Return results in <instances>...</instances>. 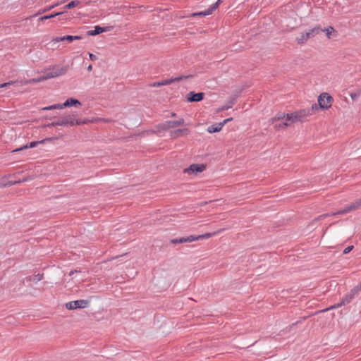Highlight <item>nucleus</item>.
Wrapping results in <instances>:
<instances>
[{"label": "nucleus", "mask_w": 361, "mask_h": 361, "mask_svg": "<svg viewBox=\"0 0 361 361\" xmlns=\"http://www.w3.org/2000/svg\"><path fill=\"white\" fill-rule=\"evenodd\" d=\"M88 119H80L75 118L74 114H66L58 120L51 122L47 125L48 127L54 126H73L75 125L81 126L90 123Z\"/></svg>", "instance_id": "nucleus-1"}, {"label": "nucleus", "mask_w": 361, "mask_h": 361, "mask_svg": "<svg viewBox=\"0 0 361 361\" xmlns=\"http://www.w3.org/2000/svg\"><path fill=\"white\" fill-rule=\"evenodd\" d=\"M307 114L308 112L305 111H295L292 114H285V122L276 124V128L280 129V128H284L288 126H290L291 123L297 122V121H302L303 118L307 117Z\"/></svg>", "instance_id": "nucleus-2"}, {"label": "nucleus", "mask_w": 361, "mask_h": 361, "mask_svg": "<svg viewBox=\"0 0 361 361\" xmlns=\"http://www.w3.org/2000/svg\"><path fill=\"white\" fill-rule=\"evenodd\" d=\"M321 32H322V28L320 25H317L313 28L302 32L300 36L296 37L295 41L298 44H305L309 39L315 37Z\"/></svg>", "instance_id": "nucleus-3"}, {"label": "nucleus", "mask_w": 361, "mask_h": 361, "mask_svg": "<svg viewBox=\"0 0 361 361\" xmlns=\"http://www.w3.org/2000/svg\"><path fill=\"white\" fill-rule=\"evenodd\" d=\"M332 97L328 93H322L318 97V105L320 109H328L331 106Z\"/></svg>", "instance_id": "nucleus-4"}, {"label": "nucleus", "mask_w": 361, "mask_h": 361, "mask_svg": "<svg viewBox=\"0 0 361 361\" xmlns=\"http://www.w3.org/2000/svg\"><path fill=\"white\" fill-rule=\"evenodd\" d=\"M191 75H179L178 77H175V78H169V79H166V80H163L160 82H155L154 83H152L151 85V86L152 87H159V86H162V85H170L174 82H179L180 80H183L184 79H187V78H190Z\"/></svg>", "instance_id": "nucleus-5"}, {"label": "nucleus", "mask_w": 361, "mask_h": 361, "mask_svg": "<svg viewBox=\"0 0 361 361\" xmlns=\"http://www.w3.org/2000/svg\"><path fill=\"white\" fill-rule=\"evenodd\" d=\"M90 301L87 300H78L68 302L66 304L68 310H75L78 308H85L88 306Z\"/></svg>", "instance_id": "nucleus-6"}, {"label": "nucleus", "mask_w": 361, "mask_h": 361, "mask_svg": "<svg viewBox=\"0 0 361 361\" xmlns=\"http://www.w3.org/2000/svg\"><path fill=\"white\" fill-rule=\"evenodd\" d=\"M361 207V197L356 200L354 202L346 206L344 209L338 210L335 214H344L351 211L357 209Z\"/></svg>", "instance_id": "nucleus-7"}, {"label": "nucleus", "mask_w": 361, "mask_h": 361, "mask_svg": "<svg viewBox=\"0 0 361 361\" xmlns=\"http://www.w3.org/2000/svg\"><path fill=\"white\" fill-rule=\"evenodd\" d=\"M53 139H54V137H48V138L43 139L40 141H33V142H31L25 145H23V146L19 147L18 149L13 150V152L22 151L23 149H28V148H33V147H37L39 144H43V143L46 142L47 141H50V140H52Z\"/></svg>", "instance_id": "nucleus-8"}, {"label": "nucleus", "mask_w": 361, "mask_h": 361, "mask_svg": "<svg viewBox=\"0 0 361 361\" xmlns=\"http://www.w3.org/2000/svg\"><path fill=\"white\" fill-rule=\"evenodd\" d=\"M204 93L203 92H195L193 91L189 92L186 95V99L188 102H200L204 99Z\"/></svg>", "instance_id": "nucleus-9"}, {"label": "nucleus", "mask_w": 361, "mask_h": 361, "mask_svg": "<svg viewBox=\"0 0 361 361\" xmlns=\"http://www.w3.org/2000/svg\"><path fill=\"white\" fill-rule=\"evenodd\" d=\"M185 121L183 118H180L177 121H166L162 125V128L164 130L169 129V128H175L176 127L183 126Z\"/></svg>", "instance_id": "nucleus-10"}, {"label": "nucleus", "mask_w": 361, "mask_h": 361, "mask_svg": "<svg viewBox=\"0 0 361 361\" xmlns=\"http://www.w3.org/2000/svg\"><path fill=\"white\" fill-rule=\"evenodd\" d=\"M111 28L112 27H101L99 25H96L94 26V30H91L87 32V35L90 36H95L100 33L110 31Z\"/></svg>", "instance_id": "nucleus-11"}, {"label": "nucleus", "mask_w": 361, "mask_h": 361, "mask_svg": "<svg viewBox=\"0 0 361 361\" xmlns=\"http://www.w3.org/2000/svg\"><path fill=\"white\" fill-rule=\"evenodd\" d=\"M195 241V235H191L187 237H181L177 238H173L170 240L171 244H179V243H192Z\"/></svg>", "instance_id": "nucleus-12"}, {"label": "nucleus", "mask_w": 361, "mask_h": 361, "mask_svg": "<svg viewBox=\"0 0 361 361\" xmlns=\"http://www.w3.org/2000/svg\"><path fill=\"white\" fill-rule=\"evenodd\" d=\"M205 169V166L204 164H192L190 167L186 169L187 172L191 171L192 173H200L202 172Z\"/></svg>", "instance_id": "nucleus-13"}, {"label": "nucleus", "mask_w": 361, "mask_h": 361, "mask_svg": "<svg viewBox=\"0 0 361 361\" xmlns=\"http://www.w3.org/2000/svg\"><path fill=\"white\" fill-rule=\"evenodd\" d=\"M63 106H64L65 107H69V106L78 107V106H81V103L78 99L71 97V98L67 99L65 101V102L63 103Z\"/></svg>", "instance_id": "nucleus-14"}, {"label": "nucleus", "mask_w": 361, "mask_h": 361, "mask_svg": "<svg viewBox=\"0 0 361 361\" xmlns=\"http://www.w3.org/2000/svg\"><path fill=\"white\" fill-rule=\"evenodd\" d=\"M68 71V66H63L61 68L53 67V68L50 71L53 73L54 77H58L64 75Z\"/></svg>", "instance_id": "nucleus-15"}, {"label": "nucleus", "mask_w": 361, "mask_h": 361, "mask_svg": "<svg viewBox=\"0 0 361 361\" xmlns=\"http://www.w3.org/2000/svg\"><path fill=\"white\" fill-rule=\"evenodd\" d=\"M224 127V123H215L208 127L207 131L209 133H214L219 132Z\"/></svg>", "instance_id": "nucleus-16"}, {"label": "nucleus", "mask_w": 361, "mask_h": 361, "mask_svg": "<svg viewBox=\"0 0 361 361\" xmlns=\"http://www.w3.org/2000/svg\"><path fill=\"white\" fill-rule=\"evenodd\" d=\"M45 80L44 76H40L37 78H33L30 80H25L20 81V85H25L31 83H37Z\"/></svg>", "instance_id": "nucleus-17"}, {"label": "nucleus", "mask_w": 361, "mask_h": 361, "mask_svg": "<svg viewBox=\"0 0 361 361\" xmlns=\"http://www.w3.org/2000/svg\"><path fill=\"white\" fill-rule=\"evenodd\" d=\"M236 101V97H233L226 102V103L221 108V111L228 110L233 107Z\"/></svg>", "instance_id": "nucleus-18"}, {"label": "nucleus", "mask_w": 361, "mask_h": 361, "mask_svg": "<svg viewBox=\"0 0 361 361\" xmlns=\"http://www.w3.org/2000/svg\"><path fill=\"white\" fill-rule=\"evenodd\" d=\"M189 132L188 128L178 129L171 132V136L173 137H178L183 135L184 134H188Z\"/></svg>", "instance_id": "nucleus-19"}, {"label": "nucleus", "mask_w": 361, "mask_h": 361, "mask_svg": "<svg viewBox=\"0 0 361 361\" xmlns=\"http://www.w3.org/2000/svg\"><path fill=\"white\" fill-rule=\"evenodd\" d=\"M355 296L350 291L341 299L343 304L348 305L350 303Z\"/></svg>", "instance_id": "nucleus-20"}, {"label": "nucleus", "mask_w": 361, "mask_h": 361, "mask_svg": "<svg viewBox=\"0 0 361 361\" xmlns=\"http://www.w3.org/2000/svg\"><path fill=\"white\" fill-rule=\"evenodd\" d=\"M54 41L56 42L66 41L68 43H70V42H73V35H65L63 37H57L55 39H54Z\"/></svg>", "instance_id": "nucleus-21"}, {"label": "nucleus", "mask_w": 361, "mask_h": 361, "mask_svg": "<svg viewBox=\"0 0 361 361\" xmlns=\"http://www.w3.org/2000/svg\"><path fill=\"white\" fill-rule=\"evenodd\" d=\"M216 234V232L206 233L204 234L195 235V240H203V239H208V238L215 235Z\"/></svg>", "instance_id": "nucleus-22"}, {"label": "nucleus", "mask_w": 361, "mask_h": 361, "mask_svg": "<svg viewBox=\"0 0 361 361\" xmlns=\"http://www.w3.org/2000/svg\"><path fill=\"white\" fill-rule=\"evenodd\" d=\"M59 5V3H56V4H54L51 5V6H47V7H45L44 8H42V9L39 10L38 12L35 16H38V15L44 13L46 12H47V11H51V9H53L54 8L56 7Z\"/></svg>", "instance_id": "nucleus-23"}, {"label": "nucleus", "mask_w": 361, "mask_h": 361, "mask_svg": "<svg viewBox=\"0 0 361 361\" xmlns=\"http://www.w3.org/2000/svg\"><path fill=\"white\" fill-rule=\"evenodd\" d=\"M63 13V12H56V13H51L49 15L43 16L39 18V20L44 21L45 20H48V19L59 16L60 15H62Z\"/></svg>", "instance_id": "nucleus-24"}, {"label": "nucleus", "mask_w": 361, "mask_h": 361, "mask_svg": "<svg viewBox=\"0 0 361 361\" xmlns=\"http://www.w3.org/2000/svg\"><path fill=\"white\" fill-rule=\"evenodd\" d=\"M319 106L318 104H314L312 105V107L310 109H302V111H305L308 112V114H307V116L309 115H312V114H314L316 111H317L319 109Z\"/></svg>", "instance_id": "nucleus-25"}, {"label": "nucleus", "mask_w": 361, "mask_h": 361, "mask_svg": "<svg viewBox=\"0 0 361 361\" xmlns=\"http://www.w3.org/2000/svg\"><path fill=\"white\" fill-rule=\"evenodd\" d=\"M80 4V1L78 0H74L69 2L68 4H66L64 8L66 9H71L76 6H78Z\"/></svg>", "instance_id": "nucleus-26"}, {"label": "nucleus", "mask_w": 361, "mask_h": 361, "mask_svg": "<svg viewBox=\"0 0 361 361\" xmlns=\"http://www.w3.org/2000/svg\"><path fill=\"white\" fill-rule=\"evenodd\" d=\"M350 292L355 295H357L361 292V283L360 282L357 286L350 290Z\"/></svg>", "instance_id": "nucleus-27"}, {"label": "nucleus", "mask_w": 361, "mask_h": 361, "mask_svg": "<svg viewBox=\"0 0 361 361\" xmlns=\"http://www.w3.org/2000/svg\"><path fill=\"white\" fill-rule=\"evenodd\" d=\"M350 292L355 295H357L361 292V283L360 282L357 286L350 290Z\"/></svg>", "instance_id": "nucleus-28"}, {"label": "nucleus", "mask_w": 361, "mask_h": 361, "mask_svg": "<svg viewBox=\"0 0 361 361\" xmlns=\"http://www.w3.org/2000/svg\"><path fill=\"white\" fill-rule=\"evenodd\" d=\"M335 30L333 27L329 26L328 28L322 29V32H325L328 38H331V35Z\"/></svg>", "instance_id": "nucleus-29"}, {"label": "nucleus", "mask_w": 361, "mask_h": 361, "mask_svg": "<svg viewBox=\"0 0 361 361\" xmlns=\"http://www.w3.org/2000/svg\"><path fill=\"white\" fill-rule=\"evenodd\" d=\"M13 84H18V86H20V82H18V81H12L11 80V81H9V82L1 84L0 85V88L6 87H8V86L13 85Z\"/></svg>", "instance_id": "nucleus-30"}, {"label": "nucleus", "mask_w": 361, "mask_h": 361, "mask_svg": "<svg viewBox=\"0 0 361 361\" xmlns=\"http://www.w3.org/2000/svg\"><path fill=\"white\" fill-rule=\"evenodd\" d=\"M284 118H285V114L279 113L272 118V121H273V122H274L276 121H280V120L284 119Z\"/></svg>", "instance_id": "nucleus-31"}, {"label": "nucleus", "mask_w": 361, "mask_h": 361, "mask_svg": "<svg viewBox=\"0 0 361 361\" xmlns=\"http://www.w3.org/2000/svg\"><path fill=\"white\" fill-rule=\"evenodd\" d=\"M42 76H44V79L45 80L50 79V78H55L53 73H51V71H47Z\"/></svg>", "instance_id": "nucleus-32"}, {"label": "nucleus", "mask_w": 361, "mask_h": 361, "mask_svg": "<svg viewBox=\"0 0 361 361\" xmlns=\"http://www.w3.org/2000/svg\"><path fill=\"white\" fill-rule=\"evenodd\" d=\"M343 305H345V304H343V301L341 300L340 302L337 303V304H335L334 305L331 306V307L329 308H327L324 311H326L328 310H331V309H336V308H338V307H341V306Z\"/></svg>", "instance_id": "nucleus-33"}, {"label": "nucleus", "mask_w": 361, "mask_h": 361, "mask_svg": "<svg viewBox=\"0 0 361 361\" xmlns=\"http://www.w3.org/2000/svg\"><path fill=\"white\" fill-rule=\"evenodd\" d=\"M42 277H43L42 274H38L34 276L33 281L35 282H38L42 279Z\"/></svg>", "instance_id": "nucleus-34"}, {"label": "nucleus", "mask_w": 361, "mask_h": 361, "mask_svg": "<svg viewBox=\"0 0 361 361\" xmlns=\"http://www.w3.org/2000/svg\"><path fill=\"white\" fill-rule=\"evenodd\" d=\"M353 249V245L348 246L347 247H345L343 250V254L346 255V254L349 253Z\"/></svg>", "instance_id": "nucleus-35"}, {"label": "nucleus", "mask_w": 361, "mask_h": 361, "mask_svg": "<svg viewBox=\"0 0 361 361\" xmlns=\"http://www.w3.org/2000/svg\"><path fill=\"white\" fill-rule=\"evenodd\" d=\"M53 109H55L54 104L50 105V106H45V107L42 108L43 111H49V110H53Z\"/></svg>", "instance_id": "nucleus-36"}, {"label": "nucleus", "mask_w": 361, "mask_h": 361, "mask_svg": "<svg viewBox=\"0 0 361 361\" xmlns=\"http://www.w3.org/2000/svg\"><path fill=\"white\" fill-rule=\"evenodd\" d=\"M192 16H205L204 11L194 13L192 14Z\"/></svg>", "instance_id": "nucleus-37"}, {"label": "nucleus", "mask_w": 361, "mask_h": 361, "mask_svg": "<svg viewBox=\"0 0 361 361\" xmlns=\"http://www.w3.org/2000/svg\"><path fill=\"white\" fill-rule=\"evenodd\" d=\"M204 16H209L213 13L211 8L209 7L207 10L204 11Z\"/></svg>", "instance_id": "nucleus-38"}, {"label": "nucleus", "mask_w": 361, "mask_h": 361, "mask_svg": "<svg viewBox=\"0 0 361 361\" xmlns=\"http://www.w3.org/2000/svg\"><path fill=\"white\" fill-rule=\"evenodd\" d=\"M88 54H89L90 59L92 61H94L97 60V57L94 54H92V53H89Z\"/></svg>", "instance_id": "nucleus-39"}, {"label": "nucleus", "mask_w": 361, "mask_h": 361, "mask_svg": "<svg viewBox=\"0 0 361 361\" xmlns=\"http://www.w3.org/2000/svg\"><path fill=\"white\" fill-rule=\"evenodd\" d=\"M55 106V109H61L63 108H65L64 106H63V104H54Z\"/></svg>", "instance_id": "nucleus-40"}, {"label": "nucleus", "mask_w": 361, "mask_h": 361, "mask_svg": "<svg viewBox=\"0 0 361 361\" xmlns=\"http://www.w3.org/2000/svg\"><path fill=\"white\" fill-rule=\"evenodd\" d=\"M218 7H219V5L216 3H214V4H212V6H209V8H211V10L212 11L216 10Z\"/></svg>", "instance_id": "nucleus-41"}, {"label": "nucleus", "mask_w": 361, "mask_h": 361, "mask_svg": "<svg viewBox=\"0 0 361 361\" xmlns=\"http://www.w3.org/2000/svg\"><path fill=\"white\" fill-rule=\"evenodd\" d=\"M232 120H233V118H231H231H226V119L224 120L222 122H220V123H224V125H225V124H226L228 122H229V121H232Z\"/></svg>", "instance_id": "nucleus-42"}, {"label": "nucleus", "mask_w": 361, "mask_h": 361, "mask_svg": "<svg viewBox=\"0 0 361 361\" xmlns=\"http://www.w3.org/2000/svg\"><path fill=\"white\" fill-rule=\"evenodd\" d=\"M82 39L81 36H73V41Z\"/></svg>", "instance_id": "nucleus-43"}, {"label": "nucleus", "mask_w": 361, "mask_h": 361, "mask_svg": "<svg viewBox=\"0 0 361 361\" xmlns=\"http://www.w3.org/2000/svg\"><path fill=\"white\" fill-rule=\"evenodd\" d=\"M78 272L77 270H72L69 272V276H71L74 274V273Z\"/></svg>", "instance_id": "nucleus-44"}, {"label": "nucleus", "mask_w": 361, "mask_h": 361, "mask_svg": "<svg viewBox=\"0 0 361 361\" xmlns=\"http://www.w3.org/2000/svg\"><path fill=\"white\" fill-rule=\"evenodd\" d=\"M92 66L90 64V65H89V66H88V67H87V70H88L89 71H92Z\"/></svg>", "instance_id": "nucleus-45"}, {"label": "nucleus", "mask_w": 361, "mask_h": 361, "mask_svg": "<svg viewBox=\"0 0 361 361\" xmlns=\"http://www.w3.org/2000/svg\"><path fill=\"white\" fill-rule=\"evenodd\" d=\"M222 2V0H217V1L216 2L219 6V4Z\"/></svg>", "instance_id": "nucleus-46"}, {"label": "nucleus", "mask_w": 361, "mask_h": 361, "mask_svg": "<svg viewBox=\"0 0 361 361\" xmlns=\"http://www.w3.org/2000/svg\"><path fill=\"white\" fill-rule=\"evenodd\" d=\"M356 97V94H351V97H352L353 99H354V97Z\"/></svg>", "instance_id": "nucleus-47"}, {"label": "nucleus", "mask_w": 361, "mask_h": 361, "mask_svg": "<svg viewBox=\"0 0 361 361\" xmlns=\"http://www.w3.org/2000/svg\"><path fill=\"white\" fill-rule=\"evenodd\" d=\"M171 116H172L173 117H174V116H176V114L175 113H172V114H171Z\"/></svg>", "instance_id": "nucleus-48"}, {"label": "nucleus", "mask_w": 361, "mask_h": 361, "mask_svg": "<svg viewBox=\"0 0 361 361\" xmlns=\"http://www.w3.org/2000/svg\"><path fill=\"white\" fill-rule=\"evenodd\" d=\"M360 283H361V281H360Z\"/></svg>", "instance_id": "nucleus-49"}]
</instances>
